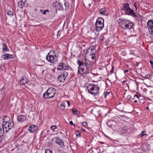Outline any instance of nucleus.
I'll use <instances>...</instances> for the list:
<instances>
[{
	"instance_id": "38",
	"label": "nucleus",
	"mask_w": 153,
	"mask_h": 153,
	"mask_svg": "<svg viewBox=\"0 0 153 153\" xmlns=\"http://www.w3.org/2000/svg\"><path fill=\"white\" fill-rule=\"evenodd\" d=\"M70 124L71 125H74V126H75V125L74 124L72 121H70Z\"/></svg>"
},
{
	"instance_id": "33",
	"label": "nucleus",
	"mask_w": 153,
	"mask_h": 153,
	"mask_svg": "<svg viewBox=\"0 0 153 153\" xmlns=\"http://www.w3.org/2000/svg\"><path fill=\"white\" fill-rule=\"evenodd\" d=\"M56 126H52L51 127V129H52V130H54L56 128Z\"/></svg>"
},
{
	"instance_id": "49",
	"label": "nucleus",
	"mask_w": 153,
	"mask_h": 153,
	"mask_svg": "<svg viewBox=\"0 0 153 153\" xmlns=\"http://www.w3.org/2000/svg\"><path fill=\"white\" fill-rule=\"evenodd\" d=\"M40 11L41 12H42V9H40Z\"/></svg>"
},
{
	"instance_id": "4",
	"label": "nucleus",
	"mask_w": 153,
	"mask_h": 153,
	"mask_svg": "<svg viewBox=\"0 0 153 153\" xmlns=\"http://www.w3.org/2000/svg\"><path fill=\"white\" fill-rule=\"evenodd\" d=\"M56 93V89L53 88H50L43 94V97L45 99L51 98L54 97Z\"/></svg>"
},
{
	"instance_id": "43",
	"label": "nucleus",
	"mask_w": 153,
	"mask_h": 153,
	"mask_svg": "<svg viewBox=\"0 0 153 153\" xmlns=\"http://www.w3.org/2000/svg\"><path fill=\"white\" fill-rule=\"evenodd\" d=\"M114 68H113V67H112V70L111 71V73H112L113 72V71L112 70Z\"/></svg>"
},
{
	"instance_id": "2",
	"label": "nucleus",
	"mask_w": 153,
	"mask_h": 153,
	"mask_svg": "<svg viewBox=\"0 0 153 153\" xmlns=\"http://www.w3.org/2000/svg\"><path fill=\"white\" fill-rule=\"evenodd\" d=\"M5 118H7V120H8L9 119V117L7 116L4 117L2 127L3 132L4 133H7L11 129V128L13 127V125H12L11 124V121L5 120Z\"/></svg>"
},
{
	"instance_id": "7",
	"label": "nucleus",
	"mask_w": 153,
	"mask_h": 153,
	"mask_svg": "<svg viewBox=\"0 0 153 153\" xmlns=\"http://www.w3.org/2000/svg\"><path fill=\"white\" fill-rule=\"evenodd\" d=\"M104 20L101 18H98L95 23L96 29L97 31H100L104 27Z\"/></svg>"
},
{
	"instance_id": "21",
	"label": "nucleus",
	"mask_w": 153,
	"mask_h": 153,
	"mask_svg": "<svg viewBox=\"0 0 153 153\" xmlns=\"http://www.w3.org/2000/svg\"><path fill=\"white\" fill-rule=\"evenodd\" d=\"M63 68V63H60L59 65L58 66L57 70H61Z\"/></svg>"
},
{
	"instance_id": "19",
	"label": "nucleus",
	"mask_w": 153,
	"mask_h": 153,
	"mask_svg": "<svg viewBox=\"0 0 153 153\" xmlns=\"http://www.w3.org/2000/svg\"><path fill=\"white\" fill-rule=\"evenodd\" d=\"M3 50L4 51H9V49L7 48V45L5 43L3 44Z\"/></svg>"
},
{
	"instance_id": "30",
	"label": "nucleus",
	"mask_w": 153,
	"mask_h": 153,
	"mask_svg": "<svg viewBox=\"0 0 153 153\" xmlns=\"http://www.w3.org/2000/svg\"><path fill=\"white\" fill-rule=\"evenodd\" d=\"M47 12H48V13H49V10H45L42 13L44 14V15H45L46 14V13Z\"/></svg>"
},
{
	"instance_id": "46",
	"label": "nucleus",
	"mask_w": 153,
	"mask_h": 153,
	"mask_svg": "<svg viewBox=\"0 0 153 153\" xmlns=\"http://www.w3.org/2000/svg\"><path fill=\"white\" fill-rule=\"evenodd\" d=\"M128 71V70H127L126 71H124V73H126V72H127Z\"/></svg>"
},
{
	"instance_id": "55",
	"label": "nucleus",
	"mask_w": 153,
	"mask_h": 153,
	"mask_svg": "<svg viewBox=\"0 0 153 153\" xmlns=\"http://www.w3.org/2000/svg\"><path fill=\"white\" fill-rule=\"evenodd\" d=\"M39 65V66H43V65Z\"/></svg>"
},
{
	"instance_id": "35",
	"label": "nucleus",
	"mask_w": 153,
	"mask_h": 153,
	"mask_svg": "<svg viewBox=\"0 0 153 153\" xmlns=\"http://www.w3.org/2000/svg\"><path fill=\"white\" fill-rule=\"evenodd\" d=\"M150 63L151 65L152 68H153V62L151 60H150Z\"/></svg>"
},
{
	"instance_id": "41",
	"label": "nucleus",
	"mask_w": 153,
	"mask_h": 153,
	"mask_svg": "<svg viewBox=\"0 0 153 153\" xmlns=\"http://www.w3.org/2000/svg\"><path fill=\"white\" fill-rule=\"evenodd\" d=\"M67 103H68V106H69L70 105V103H69V102L68 101L67 102Z\"/></svg>"
},
{
	"instance_id": "44",
	"label": "nucleus",
	"mask_w": 153,
	"mask_h": 153,
	"mask_svg": "<svg viewBox=\"0 0 153 153\" xmlns=\"http://www.w3.org/2000/svg\"><path fill=\"white\" fill-rule=\"evenodd\" d=\"M82 131H85V129H84L82 128Z\"/></svg>"
},
{
	"instance_id": "40",
	"label": "nucleus",
	"mask_w": 153,
	"mask_h": 153,
	"mask_svg": "<svg viewBox=\"0 0 153 153\" xmlns=\"http://www.w3.org/2000/svg\"><path fill=\"white\" fill-rule=\"evenodd\" d=\"M136 97L137 99L139 98L138 96L137 95H134V97Z\"/></svg>"
},
{
	"instance_id": "18",
	"label": "nucleus",
	"mask_w": 153,
	"mask_h": 153,
	"mask_svg": "<svg viewBox=\"0 0 153 153\" xmlns=\"http://www.w3.org/2000/svg\"><path fill=\"white\" fill-rule=\"evenodd\" d=\"M142 148V150L144 151H148L149 150V146L147 144H145L143 145Z\"/></svg>"
},
{
	"instance_id": "42",
	"label": "nucleus",
	"mask_w": 153,
	"mask_h": 153,
	"mask_svg": "<svg viewBox=\"0 0 153 153\" xmlns=\"http://www.w3.org/2000/svg\"><path fill=\"white\" fill-rule=\"evenodd\" d=\"M126 82V81H123L122 82V83L123 84H125V82Z\"/></svg>"
},
{
	"instance_id": "53",
	"label": "nucleus",
	"mask_w": 153,
	"mask_h": 153,
	"mask_svg": "<svg viewBox=\"0 0 153 153\" xmlns=\"http://www.w3.org/2000/svg\"><path fill=\"white\" fill-rule=\"evenodd\" d=\"M100 143H101V144H104V143L103 142H101Z\"/></svg>"
},
{
	"instance_id": "5",
	"label": "nucleus",
	"mask_w": 153,
	"mask_h": 153,
	"mask_svg": "<svg viewBox=\"0 0 153 153\" xmlns=\"http://www.w3.org/2000/svg\"><path fill=\"white\" fill-rule=\"evenodd\" d=\"M87 88L89 93L94 96L98 94L99 90V87L95 85H88L87 86Z\"/></svg>"
},
{
	"instance_id": "34",
	"label": "nucleus",
	"mask_w": 153,
	"mask_h": 153,
	"mask_svg": "<svg viewBox=\"0 0 153 153\" xmlns=\"http://www.w3.org/2000/svg\"><path fill=\"white\" fill-rule=\"evenodd\" d=\"M109 94V93L107 92H106L105 93H104V95H105V97L106 98V96L107 95H108Z\"/></svg>"
},
{
	"instance_id": "13",
	"label": "nucleus",
	"mask_w": 153,
	"mask_h": 153,
	"mask_svg": "<svg viewBox=\"0 0 153 153\" xmlns=\"http://www.w3.org/2000/svg\"><path fill=\"white\" fill-rule=\"evenodd\" d=\"M13 56L11 54L6 53L2 55L1 57L4 59H12Z\"/></svg>"
},
{
	"instance_id": "31",
	"label": "nucleus",
	"mask_w": 153,
	"mask_h": 153,
	"mask_svg": "<svg viewBox=\"0 0 153 153\" xmlns=\"http://www.w3.org/2000/svg\"><path fill=\"white\" fill-rule=\"evenodd\" d=\"M72 110L73 113L74 114H75L76 112L77 111V110L75 108L72 109Z\"/></svg>"
},
{
	"instance_id": "37",
	"label": "nucleus",
	"mask_w": 153,
	"mask_h": 153,
	"mask_svg": "<svg viewBox=\"0 0 153 153\" xmlns=\"http://www.w3.org/2000/svg\"><path fill=\"white\" fill-rule=\"evenodd\" d=\"M131 98V96L130 95H128L127 97V99L128 100H130Z\"/></svg>"
},
{
	"instance_id": "48",
	"label": "nucleus",
	"mask_w": 153,
	"mask_h": 153,
	"mask_svg": "<svg viewBox=\"0 0 153 153\" xmlns=\"http://www.w3.org/2000/svg\"><path fill=\"white\" fill-rule=\"evenodd\" d=\"M134 6L135 7L136 9H137V7H136V5L135 4H134Z\"/></svg>"
},
{
	"instance_id": "25",
	"label": "nucleus",
	"mask_w": 153,
	"mask_h": 153,
	"mask_svg": "<svg viewBox=\"0 0 153 153\" xmlns=\"http://www.w3.org/2000/svg\"><path fill=\"white\" fill-rule=\"evenodd\" d=\"M81 135V132L80 131H77L76 132V136L77 137H80Z\"/></svg>"
},
{
	"instance_id": "50",
	"label": "nucleus",
	"mask_w": 153,
	"mask_h": 153,
	"mask_svg": "<svg viewBox=\"0 0 153 153\" xmlns=\"http://www.w3.org/2000/svg\"><path fill=\"white\" fill-rule=\"evenodd\" d=\"M2 130V129L1 128H0V132Z\"/></svg>"
},
{
	"instance_id": "11",
	"label": "nucleus",
	"mask_w": 153,
	"mask_h": 153,
	"mask_svg": "<svg viewBox=\"0 0 153 153\" xmlns=\"http://www.w3.org/2000/svg\"><path fill=\"white\" fill-rule=\"evenodd\" d=\"M68 75V73L67 72H64L63 74H62L59 76L58 78V80L60 82H64L66 77Z\"/></svg>"
},
{
	"instance_id": "9",
	"label": "nucleus",
	"mask_w": 153,
	"mask_h": 153,
	"mask_svg": "<svg viewBox=\"0 0 153 153\" xmlns=\"http://www.w3.org/2000/svg\"><path fill=\"white\" fill-rule=\"evenodd\" d=\"M147 25L149 33L151 35H153V19L148 21Z\"/></svg>"
},
{
	"instance_id": "54",
	"label": "nucleus",
	"mask_w": 153,
	"mask_h": 153,
	"mask_svg": "<svg viewBox=\"0 0 153 153\" xmlns=\"http://www.w3.org/2000/svg\"><path fill=\"white\" fill-rule=\"evenodd\" d=\"M105 144L106 145V146H108V145L107 144Z\"/></svg>"
},
{
	"instance_id": "20",
	"label": "nucleus",
	"mask_w": 153,
	"mask_h": 153,
	"mask_svg": "<svg viewBox=\"0 0 153 153\" xmlns=\"http://www.w3.org/2000/svg\"><path fill=\"white\" fill-rule=\"evenodd\" d=\"M25 1L24 2H23L22 1H19L18 3V5L19 6V7L20 8H22L23 6H24L25 5Z\"/></svg>"
},
{
	"instance_id": "26",
	"label": "nucleus",
	"mask_w": 153,
	"mask_h": 153,
	"mask_svg": "<svg viewBox=\"0 0 153 153\" xmlns=\"http://www.w3.org/2000/svg\"><path fill=\"white\" fill-rule=\"evenodd\" d=\"M7 14L8 15L10 16H12L13 14V13L11 11H8L7 13Z\"/></svg>"
},
{
	"instance_id": "17",
	"label": "nucleus",
	"mask_w": 153,
	"mask_h": 153,
	"mask_svg": "<svg viewBox=\"0 0 153 153\" xmlns=\"http://www.w3.org/2000/svg\"><path fill=\"white\" fill-rule=\"evenodd\" d=\"M55 7H58L61 9V8H63L62 4L58 2L57 1L55 2L53 4Z\"/></svg>"
},
{
	"instance_id": "22",
	"label": "nucleus",
	"mask_w": 153,
	"mask_h": 153,
	"mask_svg": "<svg viewBox=\"0 0 153 153\" xmlns=\"http://www.w3.org/2000/svg\"><path fill=\"white\" fill-rule=\"evenodd\" d=\"M69 68V66L63 63V69L64 70H68Z\"/></svg>"
},
{
	"instance_id": "3",
	"label": "nucleus",
	"mask_w": 153,
	"mask_h": 153,
	"mask_svg": "<svg viewBox=\"0 0 153 153\" xmlns=\"http://www.w3.org/2000/svg\"><path fill=\"white\" fill-rule=\"evenodd\" d=\"M123 10L125 11L126 14L131 15L134 17H137L134 10L129 7V4L128 3L123 4Z\"/></svg>"
},
{
	"instance_id": "24",
	"label": "nucleus",
	"mask_w": 153,
	"mask_h": 153,
	"mask_svg": "<svg viewBox=\"0 0 153 153\" xmlns=\"http://www.w3.org/2000/svg\"><path fill=\"white\" fill-rule=\"evenodd\" d=\"M64 5L65 7V9H67L69 7V4L68 2H65L64 4Z\"/></svg>"
},
{
	"instance_id": "10",
	"label": "nucleus",
	"mask_w": 153,
	"mask_h": 153,
	"mask_svg": "<svg viewBox=\"0 0 153 153\" xmlns=\"http://www.w3.org/2000/svg\"><path fill=\"white\" fill-rule=\"evenodd\" d=\"M55 142L60 146L61 148H64L65 147L64 142L63 141L62 139L59 138L58 137H55Z\"/></svg>"
},
{
	"instance_id": "36",
	"label": "nucleus",
	"mask_w": 153,
	"mask_h": 153,
	"mask_svg": "<svg viewBox=\"0 0 153 153\" xmlns=\"http://www.w3.org/2000/svg\"><path fill=\"white\" fill-rule=\"evenodd\" d=\"M150 77V74H148L146 76V78L147 79H149Z\"/></svg>"
},
{
	"instance_id": "29",
	"label": "nucleus",
	"mask_w": 153,
	"mask_h": 153,
	"mask_svg": "<svg viewBox=\"0 0 153 153\" xmlns=\"http://www.w3.org/2000/svg\"><path fill=\"white\" fill-rule=\"evenodd\" d=\"M146 134V131H142L141 132L140 135L141 137H143L144 135Z\"/></svg>"
},
{
	"instance_id": "28",
	"label": "nucleus",
	"mask_w": 153,
	"mask_h": 153,
	"mask_svg": "<svg viewBox=\"0 0 153 153\" xmlns=\"http://www.w3.org/2000/svg\"><path fill=\"white\" fill-rule=\"evenodd\" d=\"M45 153H52V152L49 149H46Z\"/></svg>"
},
{
	"instance_id": "47",
	"label": "nucleus",
	"mask_w": 153,
	"mask_h": 153,
	"mask_svg": "<svg viewBox=\"0 0 153 153\" xmlns=\"http://www.w3.org/2000/svg\"><path fill=\"white\" fill-rule=\"evenodd\" d=\"M134 103H137V100H135L134 101Z\"/></svg>"
},
{
	"instance_id": "45",
	"label": "nucleus",
	"mask_w": 153,
	"mask_h": 153,
	"mask_svg": "<svg viewBox=\"0 0 153 153\" xmlns=\"http://www.w3.org/2000/svg\"><path fill=\"white\" fill-rule=\"evenodd\" d=\"M8 120L7 118H5V120H7L8 121H10V120H9V119L8 120Z\"/></svg>"
},
{
	"instance_id": "12",
	"label": "nucleus",
	"mask_w": 153,
	"mask_h": 153,
	"mask_svg": "<svg viewBox=\"0 0 153 153\" xmlns=\"http://www.w3.org/2000/svg\"><path fill=\"white\" fill-rule=\"evenodd\" d=\"M28 129L30 133H33L36 131L37 129V127L35 125H32L29 127Z\"/></svg>"
},
{
	"instance_id": "39",
	"label": "nucleus",
	"mask_w": 153,
	"mask_h": 153,
	"mask_svg": "<svg viewBox=\"0 0 153 153\" xmlns=\"http://www.w3.org/2000/svg\"><path fill=\"white\" fill-rule=\"evenodd\" d=\"M61 106H62V107L63 106L64 107H65V103H62L61 105Z\"/></svg>"
},
{
	"instance_id": "32",
	"label": "nucleus",
	"mask_w": 153,
	"mask_h": 153,
	"mask_svg": "<svg viewBox=\"0 0 153 153\" xmlns=\"http://www.w3.org/2000/svg\"><path fill=\"white\" fill-rule=\"evenodd\" d=\"M61 32V31L60 30H59L58 31L57 33V37H60Z\"/></svg>"
},
{
	"instance_id": "14",
	"label": "nucleus",
	"mask_w": 153,
	"mask_h": 153,
	"mask_svg": "<svg viewBox=\"0 0 153 153\" xmlns=\"http://www.w3.org/2000/svg\"><path fill=\"white\" fill-rule=\"evenodd\" d=\"M17 120L19 121L23 122L25 120L26 117L25 115H20L17 116Z\"/></svg>"
},
{
	"instance_id": "1",
	"label": "nucleus",
	"mask_w": 153,
	"mask_h": 153,
	"mask_svg": "<svg viewBox=\"0 0 153 153\" xmlns=\"http://www.w3.org/2000/svg\"><path fill=\"white\" fill-rule=\"evenodd\" d=\"M85 63L78 60V64L79 65L78 68V74L82 75L84 74H88L91 69V67L94 64V61H90V60L85 57Z\"/></svg>"
},
{
	"instance_id": "51",
	"label": "nucleus",
	"mask_w": 153,
	"mask_h": 153,
	"mask_svg": "<svg viewBox=\"0 0 153 153\" xmlns=\"http://www.w3.org/2000/svg\"><path fill=\"white\" fill-rule=\"evenodd\" d=\"M53 54H55L54 53L55 52V51H53Z\"/></svg>"
},
{
	"instance_id": "23",
	"label": "nucleus",
	"mask_w": 153,
	"mask_h": 153,
	"mask_svg": "<svg viewBox=\"0 0 153 153\" xmlns=\"http://www.w3.org/2000/svg\"><path fill=\"white\" fill-rule=\"evenodd\" d=\"M106 12V9L104 8L101 9L100 11V13L101 14H103Z\"/></svg>"
},
{
	"instance_id": "27",
	"label": "nucleus",
	"mask_w": 153,
	"mask_h": 153,
	"mask_svg": "<svg viewBox=\"0 0 153 153\" xmlns=\"http://www.w3.org/2000/svg\"><path fill=\"white\" fill-rule=\"evenodd\" d=\"M82 124L83 126L85 127H86L87 126V123L86 122H83V123H82Z\"/></svg>"
},
{
	"instance_id": "15",
	"label": "nucleus",
	"mask_w": 153,
	"mask_h": 153,
	"mask_svg": "<svg viewBox=\"0 0 153 153\" xmlns=\"http://www.w3.org/2000/svg\"><path fill=\"white\" fill-rule=\"evenodd\" d=\"M91 50L92 51H93V53H92L91 54V59L93 60V61H90V59H89V60H90V61H94V63L95 61V54H94L95 53V50L94 49V48H92L91 49Z\"/></svg>"
},
{
	"instance_id": "52",
	"label": "nucleus",
	"mask_w": 153,
	"mask_h": 153,
	"mask_svg": "<svg viewBox=\"0 0 153 153\" xmlns=\"http://www.w3.org/2000/svg\"><path fill=\"white\" fill-rule=\"evenodd\" d=\"M146 110H148L149 109V108L148 107H147L146 108Z\"/></svg>"
},
{
	"instance_id": "6",
	"label": "nucleus",
	"mask_w": 153,
	"mask_h": 153,
	"mask_svg": "<svg viewBox=\"0 0 153 153\" xmlns=\"http://www.w3.org/2000/svg\"><path fill=\"white\" fill-rule=\"evenodd\" d=\"M119 24L120 26L124 29H131L133 26L132 23H131L129 21L124 20H121L119 22Z\"/></svg>"
},
{
	"instance_id": "8",
	"label": "nucleus",
	"mask_w": 153,
	"mask_h": 153,
	"mask_svg": "<svg viewBox=\"0 0 153 153\" xmlns=\"http://www.w3.org/2000/svg\"><path fill=\"white\" fill-rule=\"evenodd\" d=\"M51 52L48 53L46 57L47 60L49 62L54 63L58 60V58L57 56L55 55H52L50 54Z\"/></svg>"
},
{
	"instance_id": "16",
	"label": "nucleus",
	"mask_w": 153,
	"mask_h": 153,
	"mask_svg": "<svg viewBox=\"0 0 153 153\" xmlns=\"http://www.w3.org/2000/svg\"><path fill=\"white\" fill-rule=\"evenodd\" d=\"M28 81V79L25 76H22L21 78L20 82L22 84H25L27 83Z\"/></svg>"
}]
</instances>
